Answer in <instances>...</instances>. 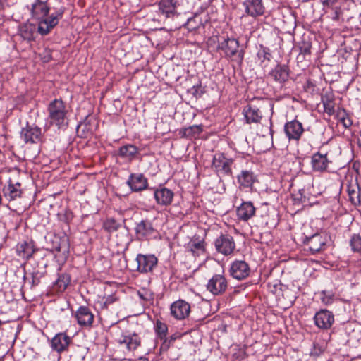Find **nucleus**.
Wrapping results in <instances>:
<instances>
[{
	"mask_svg": "<svg viewBox=\"0 0 361 361\" xmlns=\"http://www.w3.org/2000/svg\"><path fill=\"white\" fill-rule=\"evenodd\" d=\"M250 272L248 264L243 260H235L231 264L230 274L235 279H245L249 276Z\"/></svg>",
	"mask_w": 361,
	"mask_h": 361,
	"instance_id": "15",
	"label": "nucleus"
},
{
	"mask_svg": "<svg viewBox=\"0 0 361 361\" xmlns=\"http://www.w3.org/2000/svg\"><path fill=\"white\" fill-rule=\"evenodd\" d=\"M214 244L217 252L225 256L232 254L235 248L234 239L228 234H221Z\"/></svg>",
	"mask_w": 361,
	"mask_h": 361,
	"instance_id": "7",
	"label": "nucleus"
},
{
	"mask_svg": "<svg viewBox=\"0 0 361 361\" xmlns=\"http://www.w3.org/2000/svg\"><path fill=\"white\" fill-rule=\"evenodd\" d=\"M350 245L353 252L361 253V236L353 234L350 240Z\"/></svg>",
	"mask_w": 361,
	"mask_h": 361,
	"instance_id": "41",
	"label": "nucleus"
},
{
	"mask_svg": "<svg viewBox=\"0 0 361 361\" xmlns=\"http://www.w3.org/2000/svg\"><path fill=\"white\" fill-rule=\"evenodd\" d=\"M182 337L181 334L176 333L170 336L169 338L166 336L162 339L163 342L161 345L160 349L162 351H167L170 347L173 344L174 341L180 339Z\"/></svg>",
	"mask_w": 361,
	"mask_h": 361,
	"instance_id": "37",
	"label": "nucleus"
},
{
	"mask_svg": "<svg viewBox=\"0 0 361 361\" xmlns=\"http://www.w3.org/2000/svg\"><path fill=\"white\" fill-rule=\"evenodd\" d=\"M185 26L189 30H195L201 26L204 27V23L198 14H195L193 17L189 18L185 23Z\"/></svg>",
	"mask_w": 361,
	"mask_h": 361,
	"instance_id": "36",
	"label": "nucleus"
},
{
	"mask_svg": "<svg viewBox=\"0 0 361 361\" xmlns=\"http://www.w3.org/2000/svg\"><path fill=\"white\" fill-rule=\"evenodd\" d=\"M87 120V118L85 119ZM80 128H82V131L85 132V131H89L90 130V127L87 126V124L86 123V121H85L83 123H80L78 126V132H79L80 129Z\"/></svg>",
	"mask_w": 361,
	"mask_h": 361,
	"instance_id": "48",
	"label": "nucleus"
},
{
	"mask_svg": "<svg viewBox=\"0 0 361 361\" xmlns=\"http://www.w3.org/2000/svg\"><path fill=\"white\" fill-rule=\"evenodd\" d=\"M22 193L21 183L19 182L13 183L11 179L8 180V185H4L3 188L4 196L8 201H13L20 197Z\"/></svg>",
	"mask_w": 361,
	"mask_h": 361,
	"instance_id": "20",
	"label": "nucleus"
},
{
	"mask_svg": "<svg viewBox=\"0 0 361 361\" xmlns=\"http://www.w3.org/2000/svg\"><path fill=\"white\" fill-rule=\"evenodd\" d=\"M205 241L204 240H198L192 238L188 244L187 250L193 256L202 255L206 252Z\"/></svg>",
	"mask_w": 361,
	"mask_h": 361,
	"instance_id": "28",
	"label": "nucleus"
},
{
	"mask_svg": "<svg viewBox=\"0 0 361 361\" xmlns=\"http://www.w3.org/2000/svg\"><path fill=\"white\" fill-rule=\"evenodd\" d=\"M138 153L139 149L133 145H123L118 149V155L122 158L128 159L129 161L135 159Z\"/></svg>",
	"mask_w": 361,
	"mask_h": 361,
	"instance_id": "32",
	"label": "nucleus"
},
{
	"mask_svg": "<svg viewBox=\"0 0 361 361\" xmlns=\"http://www.w3.org/2000/svg\"><path fill=\"white\" fill-rule=\"evenodd\" d=\"M313 319L316 326L324 331L330 329L335 320L333 312L326 309L317 312Z\"/></svg>",
	"mask_w": 361,
	"mask_h": 361,
	"instance_id": "6",
	"label": "nucleus"
},
{
	"mask_svg": "<svg viewBox=\"0 0 361 361\" xmlns=\"http://www.w3.org/2000/svg\"><path fill=\"white\" fill-rule=\"evenodd\" d=\"M71 282V276L69 274L63 273L59 275V277L54 284V288L57 292H63Z\"/></svg>",
	"mask_w": 361,
	"mask_h": 361,
	"instance_id": "33",
	"label": "nucleus"
},
{
	"mask_svg": "<svg viewBox=\"0 0 361 361\" xmlns=\"http://www.w3.org/2000/svg\"><path fill=\"white\" fill-rule=\"evenodd\" d=\"M202 125H193L187 128H183L179 130V135L181 137L187 139H196L199 137L202 132Z\"/></svg>",
	"mask_w": 361,
	"mask_h": 361,
	"instance_id": "29",
	"label": "nucleus"
},
{
	"mask_svg": "<svg viewBox=\"0 0 361 361\" xmlns=\"http://www.w3.org/2000/svg\"><path fill=\"white\" fill-rule=\"evenodd\" d=\"M204 92V88L201 84L193 85L191 88L188 90V93L192 95L195 99L201 97Z\"/></svg>",
	"mask_w": 361,
	"mask_h": 361,
	"instance_id": "42",
	"label": "nucleus"
},
{
	"mask_svg": "<svg viewBox=\"0 0 361 361\" xmlns=\"http://www.w3.org/2000/svg\"><path fill=\"white\" fill-rule=\"evenodd\" d=\"M114 300H115V298H114L112 296H109V297L106 299V300H105V302H104V305L106 306V305H107L111 304V303H113V302H114Z\"/></svg>",
	"mask_w": 361,
	"mask_h": 361,
	"instance_id": "50",
	"label": "nucleus"
},
{
	"mask_svg": "<svg viewBox=\"0 0 361 361\" xmlns=\"http://www.w3.org/2000/svg\"><path fill=\"white\" fill-rule=\"evenodd\" d=\"M304 131L302 123L296 119L286 122L284 126V132L289 140L298 141Z\"/></svg>",
	"mask_w": 361,
	"mask_h": 361,
	"instance_id": "11",
	"label": "nucleus"
},
{
	"mask_svg": "<svg viewBox=\"0 0 361 361\" xmlns=\"http://www.w3.org/2000/svg\"><path fill=\"white\" fill-rule=\"evenodd\" d=\"M243 161V158L232 159L226 157L224 153H216L212 159V167L219 174L231 176L232 168L237 169L238 162Z\"/></svg>",
	"mask_w": 361,
	"mask_h": 361,
	"instance_id": "4",
	"label": "nucleus"
},
{
	"mask_svg": "<svg viewBox=\"0 0 361 361\" xmlns=\"http://www.w3.org/2000/svg\"><path fill=\"white\" fill-rule=\"evenodd\" d=\"M190 305L183 300L173 302L171 305V314L176 319L187 318L190 313Z\"/></svg>",
	"mask_w": 361,
	"mask_h": 361,
	"instance_id": "13",
	"label": "nucleus"
},
{
	"mask_svg": "<svg viewBox=\"0 0 361 361\" xmlns=\"http://www.w3.org/2000/svg\"><path fill=\"white\" fill-rule=\"evenodd\" d=\"M20 136L26 143H37L42 140V129L37 126L27 123L26 126L22 128Z\"/></svg>",
	"mask_w": 361,
	"mask_h": 361,
	"instance_id": "8",
	"label": "nucleus"
},
{
	"mask_svg": "<svg viewBox=\"0 0 361 361\" xmlns=\"http://www.w3.org/2000/svg\"><path fill=\"white\" fill-rule=\"evenodd\" d=\"M228 281L223 274H216L208 281L207 290L214 295H223L228 288Z\"/></svg>",
	"mask_w": 361,
	"mask_h": 361,
	"instance_id": "5",
	"label": "nucleus"
},
{
	"mask_svg": "<svg viewBox=\"0 0 361 361\" xmlns=\"http://www.w3.org/2000/svg\"><path fill=\"white\" fill-rule=\"evenodd\" d=\"M348 193L349 196V200L355 206L360 204V189L357 184H350V185H348Z\"/></svg>",
	"mask_w": 361,
	"mask_h": 361,
	"instance_id": "34",
	"label": "nucleus"
},
{
	"mask_svg": "<svg viewBox=\"0 0 361 361\" xmlns=\"http://www.w3.org/2000/svg\"><path fill=\"white\" fill-rule=\"evenodd\" d=\"M217 49L221 50L225 57L231 61L235 63L240 66L243 63L245 55V50L240 47L238 39L233 37H222V40L219 42Z\"/></svg>",
	"mask_w": 361,
	"mask_h": 361,
	"instance_id": "3",
	"label": "nucleus"
},
{
	"mask_svg": "<svg viewBox=\"0 0 361 361\" xmlns=\"http://www.w3.org/2000/svg\"><path fill=\"white\" fill-rule=\"evenodd\" d=\"M358 142H359V145L361 147V130L360 131L359 135H358Z\"/></svg>",
	"mask_w": 361,
	"mask_h": 361,
	"instance_id": "52",
	"label": "nucleus"
},
{
	"mask_svg": "<svg viewBox=\"0 0 361 361\" xmlns=\"http://www.w3.org/2000/svg\"><path fill=\"white\" fill-rule=\"evenodd\" d=\"M58 240L59 241V243L54 247L51 252L53 253L54 252H56L54 253V257L56 258L59 264H62L66 261L67 255L69 252V246L66 239Z\"/></svg>",
	"mask_w": 361,
	"mask_h": 361,
	"instance_id": "25",
	"label": "nucleus"
},
{
	"mask_svg": "<svg viewBox=\"0 0 361 361\" xmlns=\"http://www.w3.org/2000/svg\"><path fill=\"white\" fill-rule=\"evenodd\" d=\"M120 344H126L127 349L129 351H133L140 345L141 339L136 334H133L128 336H123L118 340Z\"/></svg>",
	"mask_w": 361,
	"mask_h": 361,
	"instance_id": "30",
	"label": "nucleus"
},
{
	"mask_svg": "<svg viewBox=\"0 0 361 361\" xmlns=\"http://www.w3.org/2000/svg\"><path fill=\"white\" fill-rule=\"evenodd\" d=\"M152 190L157 204L164 207L171 204L174 197V192L171 190L163 186H159L157 188H154Z\"/></svg>",
	"mask_w": 361,
	"mask_h": 361,
	"instance_id": "12",
	"label": "nucleus"
},
{
	"mask_svg": "<svg viewBox=\"0 0 361 361\" xmlns=\"http://www.w3.org/2000/svg\"><path fill=\"white\" fill-rule=\"evenodd\" d=\"M21 37L27 41L34 39L35 26L32 24H23L20 27Z\"/></svg>",
	"mask_w": 361,
	"mask_h": 361,
	"instance_id": "35",
	"label": "nucleus"
},
{
	"mask_svg": "<svg viewBox=\"0 0 361 361\" xmlns=\"http://www.w3.org/2000/svg\"><path fill=\"white\" fill-rule=\"evenodd\" d=\"M324 108L325 112H326L329 115H332L334 114V106L332 102H324Z\"/></svg>",
	"mask_w": 361,
	"mask_h": 361,
	"instance_id": "46",
	"label": "nucleus"
},
{
	"mask_svg": "<svg viewBox=\"0 0 361 361\" xmlns=\"http://www.w3.org/2000/svg\"><path fill=\"white\" fill-rule=\"evenodd\" d=\"M135 231L137 239L140 240L154 236L157 233L152 222L149 219H143L137 223L135 227Z\"/></svg>",
	"mask_w": 361,
	"mask_h": 361,
	"instance_id": "9",
	"label": "nucleus"
},
{
	"mask_svg": "<svg viewBox=\"0 0 361 361\" xmlns=\"http://www.w3.org/2000/svg\"><path fill=\"white\" fill-rule=\"evenodd\" d=\"M238 182L241 187L251 188L257 180L254 173L247 170H243L237 176Z\"/></svg>",
	"mask_w": 361,
	"mask_h": 361,
	"instance_id": "31",
	"label": "nucleus"
},
{
	"mask_svg": "<svg viewBox=\"0 0 361 361\" xmlns=\"http://www.w3.org/2000/svg\"><path fill=\"white\" fill-rule=\"evenodd\" d=\"M121 227V224L114 219H107L103 224V228L109 232L116 231Z\"/></svg>",
	"mask_w": 361,
	"mask_h": 361,
	"instance_id": "40",
	"label": "nucleus"
},
{
	"mask_svg": "<svg viewBox=\"0 0 361 361\" xmlns=\"http://www.w3.org/2000/svg\"><path fill=\"white\" fill-rule=\"evenodd\" d=\"M331 161L327 157V154H322L320 152L314 153L311 158V164L313 171L324 172L326 171L329 164Z\"/></svg>",
	"mask_w": 361,
	"mask_h": 361,
	"instance_id": "22",
	"label": "nucleus"
},
{
	"mask_svg": "<svg viewBox=\"0 0 361 361\" xmlns=\"http://www.w3.org/2000/svg\"><path fill=\"white\" fill-rule=\"evenodd\" d=\"M275 81L285 82L289 78V68L286 65L278 64L270 73Z\"/></svg>",
	"mask_w": 361,
	"mask_h": 361,
	"instance_id": "27",
	"label": "nucleus"
},
{
	"mask_svg": "<svg viewBox=\"0 0 361 361\" xmlns=\"http://www.w3.org/2000/svg\"><path fill=\"white\" fill-rule=\"evenodd\" d=\"M322 297L321 298L322 302L324 305H330L333 302L334 294L329 290H322L321 292Z\"/></svg>",
	"mask_w": 361,
	"mask_h": 361,
	"instance_id": "43",
	"label": "nucleus"
},
{
	"mask_svg": "<svg viewBox=\"0 0 361 361\" xmlns=\"http://www.w3.org/2000/svg\"><path fill=\"white\" fill-rule=\"evenodd\" d=\"M298 48L300 50V54L298 57L300 55L310 56L311 54V49H312V42L309 39H306L305 38H302L301 42L298 43Z\"/></svg>",
	"mask_w": 361,
	"mask_h": 361,
	"instance_id": "38",
	"label": "nucleus"
},
{
	"mask_svg": "<svg viewBox=\"0 0 361 361\" xmlns=\"http://www.w3.org/2000/svg\"><path fill=\"white\" fill-rule=\"evenodd\" d=\"M38 250L32 240L20 242L16 247L17 255L25 261H28Z\"/></svg>",
	"mask_w": 361,
	"mask_h": 361,
	"instance_id": "14",
	"label": "nucleus"
},
{
	"mask_svg": "<svg viewBox=\"0 0 361 361\" xmlns=\"http://www.w3.org/2000/svg\"><path fill=\"white\" fill-rule=\"evenodd\" d=\"M154 330L157 336L162 340L167 335L168 326L160 320H157L154 326Z\"/></svg>",
	"mask_w": 361,
	"mask_h": 361,
	"instance_id": "39",
	"label": "nucleus"
},
{
	"mask_svg": "<svg viewBox=\"0 0 361 361\" xmlns=\"http://www.w3.org/2000/svg\"><path fill=\"white\" fill-rule=\"evenodd\" d=\"M243 114L247 123H259L262 118L259 109L250 104L244 107Z\"/></svg>",
	"mask_w": 361,
	"mask_h": 361,
	"instance_id": "26",
	"label": "nucleus"
},
{
	"mask_svg": "<svg viewBox=\"0 0 361 361\" xmlns=\"http://www.w3.org/2000/svg\"><path fill=\"white\" fill-rule=\"evenodd\" d=\"M257 56L259 59H262L263 61L267 60L270 61L271 58L272 57L271 54L269 49L266 47H262L258 53Z\"/></svg>",
	"mask_w": 361,
	"mask_h": 361,
	"instance_id": "44",
	"label": "nucleus"
},
{
	"mask_svg": "<svg viewBox=\"0 0 361 361\" xmlns=\"http://www.w3.org/2000/svg\"><path fill=\"white\" fill-rule=\"evenodd\" d=\"M48 121L51 126L59 129L66 128L68 125V110L61 99H55L47 106Z\"/></svg>",
	"mask_w": 361,
	"mask_h": 361,
	"instance_id": "2",
	"label": "nucleus"
},
{
	"mask_svg": "<svg viewBox=\"0 0 361 361\" xmlns=\"http://www.w3.org/2000/svg\"><path fill=\"white\" fill-rule=\"evenodd\" d=\"M49 12V7L47 0H35L31 6L32 18L39 21L37 30L42 35H48L59 23V19L63 16V10H59L56 14L52 13L48 17Z\"/></svg>",
	"mask_w": 361,
	"mask_h": 361,
	"instance_id": "1",
	"label": "nucleus"
},
{
	"mask_svg": "<svg viewBox=\"0 0 361 361\" xmlns=\"http://www.w3.org/2000/svg\"><path fill=\"white\" fill-rule=\"evenodd\" d=\"M304 244L312 254H316L324 250L326 241L321 234L316 233L310 237H306Z\"/></svg>",
	"mask_w": 361,
	"mask_h": 361,
	"instance_id": "17",
	"label": "nucleus"
},
{
	"mask_svg": "<svg viewBox=\"0 0 361 361\" xmlns=\"http://www.w3.org/2000/svg\"><path fill=\"white\" fill-rule=\"evenodd\" d=\"M340 120L345 127L350 126L352 124V122L348 118H345L344 116H342L340 118Z\"/></svg>",
	"mask_w": 361,
	"mask_h": 361,
	"instance_id": "49",
	"label": "nucleus"
},
{
	"mask_svg": "<svg viewBox=\"0 0 361 361\" xmlns=\"http://www.w3.org/2000/svg\"><path fill=\"white\" fill-rule=\"evenodd\" d=\"M78 324L82 327H91L94 322V314L87 306H80L75 312Z\"/></svg>",
	"mask_w": 361,
	"mask_h": 361,
	"instance_id": "19",
	"label": "nucleus"
},
{
	"mask_svg": "<svg viewBox=\"0 0 361 361\" xmlns=\"http://www.w3.org/2000/svg\"><path fill=\"white\" fill-rule=\"evenodd\" d=\"M256 209L251 202H243L237 208V216L238 219L247 221L255 214Z\"/></svg>",
	"mask_w": 361,
	"mask_h": 361,
	"instance_id": "24",
	"label": "nucleus"
},
{
	"mask_svg": "<svg viewBox=\"0 0 361 361\" xmlns=\"http://www.w3.org/2000/svg\"><path fill=\"white\" fill-rule=\"evenodd\" d=\"M341 14V9L338 7H336L334 9V16H332V20L334 21H338Z\"/></svg>",
	"mask_w": 361,
	"mask_h": 361,
	"instance_id": "47",
	"label": "nucleus"
},
{
	"mask_svg": "<svg viewBox=\"0 0 361 361\" xmlns=\"http://www.w3.org/2000/svg\"><path fill=\"white\" fill-rule=\"evenodd\" d=\"M245 11L247 16L257 18L264 15L265 7L262 0H245L243 2Z\"/></svg>",
	"mask_w": 361,
	"mask_h": 361,
	"instance_id": "18",
	"label": "nucleus"
},
{
	"mask_svg": "<svg viewBox=\"0 0 361 361\" xmlns=\"http://www.w3.org/2000/svg\"><path fill=\"white\" fill-rule=\"evenodd\" d=\"M139 295H140V297L141 298H142V299L145 300V298L143 297V295H142L140 293H139Z\"/></svg>",
	"mask_w": 361,
	"mask_h": 361,
	"instance_id": "53",
	"label": "nucleus"
},
{
	"mask_svg": "<svg viewBox=\"0 0 361 361\" xmlns=\"http://www.w3.org/2000/svg\"><path fill=\"white\" fill-rule=\"evenodd\" d=\"M126 183L133 192H140L148 187V180L142 173H130Z\"/></svg>",
	"mask_w": 361,
	"mask_h": 361,
	"instance_id": "16",
	"label": "nucleus"
},
{
	"mask_svg": "<svg viewBox=\"0 0 361 361\" xmlns=\"http://www.w3.org/2000/svg\"><path fill=\"white\" fill-rule=\"evenodd\" d=\"M71 338L66 333H59L51 339V346L53 350L61 353L68 349Z\"/></svg>",
	"mask_w": 361,
	"mask_h": 361,
	"instance_id": "21",
	"label": "nucleus"
},
{
	"mask_svg": "<svg viewBox=\"0 0 361 361\" xmlns=\"http://www.w3.org/2000/svg\"><path fill=\"white\" fill-rule=\"evenodd\" d=\"M44 276V272L39 271H33L32 273V286H35L39 284L41 279Z\"/></svg>",
	"mask_w": 361,
	"mask_h": 361,
	"instance_id": "45",
	"label": "nucleus"
},
{
	"mask_svg": "<svg viewBox=\"0 0 361 361\" xmlns=\"http://www.w3.org/2000/svg\"><path fill=\"white\" fill-rule=\"evenodd\" d=\"M337 0H324V4H326V5H332L334 4Z\"/></svg>",
	"mask_w": 361,
	"mask_h": 361,
	"instance_id": "51",
	"label": "nucleus"
},
{
	"mask_svg": "<svg viewBox=\"0 0 361 361\" xmlns=\"http://www.w3.org/2000/svg\"><path fill=\"white\" fill-rule=\"evenodd\" d=\"M137 263V270L140 273L152 271L157 264V258L154 255L138 254L136 257Z\"/></svg>",
	"mask_w": 361,
	"mask_h": 361,
	"instance_id": "10",
	"label": "nucleus"
},
{
	"mask_svg": "<svg viewBox=\"0 0 361 361\" xmlns=\"http://www.w3.org/2000/svg\"><path fill=\"white\" fill-rule=\"evenodd\" d=\"M180 5L178 0H161L159 3V8L166 18H173L178 15L177 8Z\"/></svg>",
	"mask_w": 361,
	"mask_h": 361,
	"instance_id": "23",
	"label": "nucleus"
}]
</instances>
